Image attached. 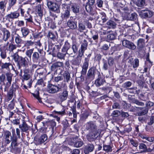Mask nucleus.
Wrapping results in <instances>:
<instances>
[{
	"label": "nucleus",
	"mask_w": 154,
	"mask_h": 154,
	"mask_svg": "<svg viewBox=\"0 0 154 154\" xmlns=\"http://www.w3.org/2000/svg\"><path fill=\"white\" fill-rule=\"evenodd\" d=\"M43 126H42L39 130L40 132L43 133H49V130L51 128V129L50 131V133L51 134L50 137L52 136V134L54 133L53 131L54 127L56 126V123L53 120H47L45 122H42Z\"/></svg>",
	"instance_id": "1"
},
{
	"label": "nucleus",
	"mask_w": 154,
	"mask_h": 154,
	"mask_svg": "<svg viewBox=\"0 0 154 154\" xmlns=\"http://www.w3.org/2000/svg\"><path fill=\"white\" fill-rule=\"evenodd\" d=\"M47 5L49 9L52 11L57 14L60 13V6L56 3L48 1Z\"/></svg>",
	"instance_id": "2"
},
{
	"label": "nucleus",
	"mask_w": 154,
	"mask_h": 154,
	"mask_svg": "<svg viewBox=\"0 0 154 154\" xmlns=\"http://www.w3.org/2000/svg\"><path fill=\"white\" fill-rule=\"evenodd\" d=\"M61 90V87L50 84L48 85L47 88V91L49 93L54 94Z\"/></svg>",
	"instance_id": "3"
},
{
	"label": "nucleus",
	"mask_w": 154,
	"mask_h": 154,
	"mask_svg": "<svg viewBox=\"0 0 154 154\" xmlns=\"http://www.w3.org/2000/svg\"><path fill=\"white\" fill-rule=\"evenodd\" d=\"M99 135V131H90L86 135V138L89 141H93L97 139Z\"/></svg>",
	"instance_id": "4"
},
{
	"label": "nucleus",
	"mask_w": 154,
	"mask_h": 154,
	"mask_svg": "<svg viewBox=\"0 0 154 154\" xmlns=\"http://www.w3.org/2000/svg\"><path fill=\"white\" fill-rule=\"evenodd\" d=\"M111 91L110 88L108 87H103L100 88L99 90H98L97 91H93L92 93L94 95L97 94V95H100L107 93H109Z\"/></svg>",
	"instance_id": "5"
},
{
	"label": "nucleus",
	"mask_w": 154,
	"mask_h": 154,
	"mask_svg": "<svg viewBox=\"0 0 154 154\" xmlns=\"http://www.w3.org/2000/svg\"><path fill=\"white\" fill-rule=\"evenodd\" d=\"M3 138V141L5 145L9 144L11 141L12 139L11 133L8 131H4Z\"/></svg>",
	"instance_id": "6"
},
{
	"label": "nucleus",
	"mask_w": 154,
	"mask_h": 154,
	"mask_svg": "<svg viewBox=\"0 0 154 154\" xmlns=\"http://www.w3.org/2000/svg\"><path fill=\"white\" fill-rule=\"evenodd\" d=\"M122 44L123 46L132 50H134L136 49V46L132 42L124 39L122 41Z\"/></svg>",
	"instance_id": "7"
},
{
	"label": "nucleus",
	"mask_w": 154,
	"mask_h": 154,
	"mask_svg": "<svg viewBox=\"0 0 154 154\" xmlns=\"http://www.w3.org/2000/svg\"><path fill=\"white\" fill-rule=\"evenodd\" d=\"M145 40L143 38L139 39L137 42V49L139 52H142L144 51L145 45Z\"/></svg>",
	"instance_id": "8"
},
{
	"label": "nucleus",
	"mask_w": 154,
	"mask_h": 154,
	"mask_svg": "<svg viewBox=\"0 0 154 154\" xmlns=\"http://www.w3.org/2000/svg\"><path fill=\"white\" fill-rule=\"evenodd\" d=\"M97 72H98V71L95 67L91 68L88 71L86 79H94V78L95 74Z\"/></svg>",
	"instance_id": "9"
},
{
	"label": "nucleus",
	"mask_w": 154,
	"mask_h": 154,
	"mask_svg": "<svg viewBox=\"0 0 154 154\" xmlns=\"http://www.w3.org/2000/svg\"><path fill=\"white\" fill-rule=\"evenodd\" d=\"M152 15L153 13L149 10H142L139 13L140 16L144 18L150 17Z\"/></svg>",
	"instance_id": "10"
},
{
	"label": "nucleus",
	"mask_w": 154,
	"mask_h": 154,
	"mask_svg": "<svg viewBox=\"0 0 154 154\" xmlns=\"http://www.w3.org/2000/svg\"><path fill=\"white\" fill-rule=\"evenodd\" d=\"M73 17H70L67 22L68 26L71 29L75 30L77 28V22L72 20Z\"/></svg>",
	"instance_id": "11"
},
{
	"label": "nucleus",
	"mask_w": 154,
	"mask_h": 154,
	"mask_svg": "<svg viewBox=\"0 0 154 154\" xmlns=\"http://www.w3.org/2000/svg\"><path fill=\"white\" fill-rule=\"evenodd\" d=\"M86 129L90 131H99L96 124L92 121L88 122L86 124Z\"/></svg>",
	"instance_id": "12"
},
{
	"label": "nucleus",
	"mask_w": 154,
	"mask_h": 154,
	"mask_svg": "<svg viewBox=\"0 0 154 154\" xmlns=\"http://www.w3.org/2000/svg\"><path fill=\"white\" fill-rule=\"evenodd\" d=\"M47 138L48 137L47 135L46 134H44L41 135L38 138L35 137L34 140L36 143L38 144H40L46 141L47 140Z\"/></svg>",
	"instance_id": "13"
},
{
	"label": "nucleus",
	"mask_w": 154,
	"mask_h": 154,
	"mask_svg": "<svg viewBox=\"0 0 154 154\" xmlns=\"http://www.w3.org/2000/svg\"><path fill=\"white\" fill-rule=\"evenodd\" d=\"M88 45V42L86 40L84 39L81 45L80 49L79 51V54L83 55L85 51L87 49Z\"/></svg>",
	"instance_id": "14"
},
{
	"label": "nucleus",
	"mask_w": 154,
	"mask_h": 154,
	"mask_svg": "<svg viewBox=\"0 0 154 154\" xmlns=\"http://www.w3.org/2000/svg\"><path fill=\"white\" fill-rule=\"evenodd\" d=\"M68 92L67 90L65 89L63 92L59 94L58 97L61 101L63 102L66 100L68 96Z\"/></svg>",
	"instance_id": "15"
},
{
	"label": "nucleus",
	"mask_w": 154,
	"mask_h": 154,
	"mask_svg": "<svg viewBox=\"0 0 154 154\" xmlns=\"http://www.w3.org/2000/svg\"><path fill=\"white\" fill-rule=\"evenodd\" d=\"M19 128L21 131L25 132H28L30 130V127L24 121L22 123L19 125Z\"/></svg>",
	"instance_id": "16"
},
{
	"label": "nucleus",
	"mask_w": 154,
	"mask_h": 154,
	"mask_svg": "<svg viewBox=\"0 0 154 154\" xmlns=\"http://www.w3.org/2000/svg\"><path fill=\"white\" fill-rule=\"evenodd\" d=\"M94 148V145L92 143H88L85 146L84 152L85 154H89L90 152H92Z\"/></svg>",
	"instance_id": "17"
},
{
	"label": "nucleus",
	"mask_w": 154,
	"mask_h": 154,
	"mask_svg": "<svg viewBox=\"0 0 154 154\" xmlns=\"http://www.w3.org/2000/svg\"><path fill=\"white\" fill-rule=\"evenodd\" d=\"M82 56L79 54L77 56L72 60V64L75 66H79L81 63Z\"/></svg>",
	"instance_id": "18"
},
{
	"label": "nucleus",
	"mask_w": 154,
	"mask_h": 154,
	"mask_svg": "<svg viewBox=\"0 0 154 154\" xmlns=\"http://www.w3.org/2000/svg\"><path fill=\"white\" fill-rule=\"evenodd\" d=\"M129 61L131 65L135 70H136L137 68H138L139 66V60L136 58L134 59H130Z\"/></svg>",
	"instance_id": "19"
},
{
	"label": "nucleus",
	"mask_w": 154,
	"mask_h": 154,
	"mask_svg": "<svg viewBox=\"0 0 154 154\" xmlns=\"http://www.w3.org/2000/svg\"><path fill=\"white\" fill-rule=\"evenodd\" d=\"M63 66V63L61 62H57L52 64L51 66V70L52 71H56L58 68L62 67Z\"/></svg>",
	"instance_id": "20"
},
{
	"label": "nucleus",
	"mask_w": 154,
	"mask_h": 154,
	"mask_svg": "<svg viewBox=\"0 0 154 154\" xmlns=\"http://www.w3.org/2000/svg\"><path fill=\"white\" fill-rule=\"evenodd\" d=\"M20 15L19 13L17 11L11 12L10 14H8L6 17L7 19H14L17 18Z\"/></svg>",
	"instance_id": "21"
},
{
	"label": "nucleus",
	"mask_w": 154,
	"mask_h": 154,
	"mask_svg": "<svg viewBox=\"0 0 154 154\" xmlns=\"http://www.w3.org/2000/svg\"><path fill=\"white\" fill-rule=\"evenodd\" d=\"M27 65V62L26 59V57H22L17 64L19 69H20L22 66L26 67Z\"/></svg>",
	"instance_id": "22"
},
{
	"label": "nucleus",
	"mask_w": 154,
	"mask_h": 154,
	"mask_svg": "<svg viewBox=\"0 0 154 154\" xmlns=\"http://www.w3.org/2000/svg\"><path fill=\"white\" fill-rule=\"evenodd\" d=\"M0 64H1V68L2 70L5 69L8 71H10V66H12V64L10 63H2V60H0Z\"/></svg>",
	"instance_id": "23"
},
{
	"label": "nucleus",
	"mask_w": 154,
	"mask_h": 154,
	"mask_svg": "<svg viewBox=\"0 0 154 154\" xmlns=\"http://www.w3.org/2000/svg\"><path fill=\"white\" fill-rule=\"evenodd\" d=\"M91 55H88L85 58L84 61L82 66V68L88 69V65L89 61L90 60V57Z\"/></svg>",
	"instance_id": "24"
},
{
	"label": "nucleus",
	"mask_w": 154,
	"mask_h": 154,
	"mask_svg": "<svg viewBox=\"0 0 154 154\" xmlns=\"http://www.w3.org/2000/svg\"><path fill=\"white\" fill-rule=\"evenodd\" d=\"M85 21L81 22L79 23L78 30L80 32H83L86 29Z\"/></svg>",
	"instance_id": "25"
},
{
	"label": "nucleus",
	"mask_w": 154,
	"mask_h": 154,
	"mask_svg": "<svg viewBox=\"0 0 154 154\" xmlns=\"http://www.w3.org/2000/svg\"><path fill=\"white\" fill-rule=\"evenodd\" d=\"M71 9L75 14H79V11L80 7L77 4H74L71 5Z\"/></svg>",
	"instance_id": "26"
},
{
	"label": "nucleus",
	"mask_w": 154,
	"mask_h": 154,
	"mask_svg": "<svg viewBox=\"0 0 154 154\" xmlns=\"http://www.w3.org/2000/svg\"><path fill=\"white\" fill-rule=\"evenodd\" d=\"M20 30L23 38H26L30 32L29 29L25 27L21 28Z\"/></svg>",
	"instance_id": "27"
},
{
	"label": "nucleus",
	"mask_w": 154,
	"mask_h": 154,
	"mask_svg": "<svg viewBox=\"0 0 154 154\" xmlns=\"http://www.w3.org/2000/svg\"><path fill=\"white\" fill-rule=\"evenodd\" d=\"M63 76L64 82H68L70 81L71 78L69 72L67 71H65L63 74Z\"/></svg>",
	"instance_id": "28"
},
{
	"label": "nucleus",
	"mask_w": 154,
	"mask_h": 154,
	"mask_svg": "<svg viewBox=\"0 0 154 154\" xmlns=\"http://www.w3.org/2000/svg\"><path fill=\"white\" fill-rule=\"evenodd\" d=\"M106 24L108 25L110 28L115 29L116 26V23L112 19L109 20L106 23Z\"/></svg>",
	"instance_id": "29"
},
{
	"label": "nucleus",
	"mask_w": 154,
	"mask_h": 154,
	"mask_svg": "<svg viewBox=\"0 0 154 154\" xmlns=\"http://www.w3.org/2000/svg\"><path fill=\"white\" fill-rule=\"evenodd\" d=\"M6 79L8 81L7 83L11 84L12 81V78L13 76V74L10 72H8L6 73Z\"/></svg>",
	"instance_id": "30"
},
{
	"label": "nucleus",
	"mask_w": 154,
	"mask_h": 154,
	"mask_svg": "<svg viewBox=\"0 0 154 154\" xmlns=\"http://www.w3.org/2000/svg\"><path fill=\"white\" fill-rule=\"evenodd\" d=\"M40 57V55L37 52L33 53L32 56V59L33 62L37 63Z\"/></svg>",
	"instance_id": "31"
},
{
	"label": "nucleus",
	"mask_w": 154,
	"mask_h": 154,
	"mask_svg": "<svg viewBox=\"0 0 154 154\" xmlns=\"http://www.w3.org/2000/svg\"><path fill=\"white\" fill-rule=\"evenodd\" d=\"M135 4L138 7L142 8L145 4V0H136Z\"/></svg>",
	"instance_id": "32"
},
{
	"label": "nucleus",
	"mask_w": 154,
	"mask_h": 154,
	"mask_svg": "<svg viewBox=\"0 0 154 154\" xmlns=\"http://www.w3.org/2000/svg\"><path fill=\"white\" fill-rule=\"evenodd\" d=\"M3 85H2L0 87V89L3 91L4 90L5 91H8V89L9 87L11 86V84L6 83H5V82L3 83Z\"/></svg>",
	"instance_id": "33"
},
{
	"label": "nucleus",
	"mask_w": 154,
	"mask_h": 154,
	"mask_svg": "<svg viewBox=\"0 0 154 154\" xmlns=\"http://www.w3.org/2000/svg\"><path fill=\"white\" fill-rule=\"evenodd\" d=\"M4 35L3 38L4 41H6L10 35V33L8 30H6L3 32Z\"/></svg>",
	"instance_id": "34"
},
{
	"label": "nucleus",
	"mask_w": 154,
	"mask_h": 154,
	"mask_svg": "<svg viewBox=\"0 0 154 154\" xmlns=\"http://www.w3.org/2000/svg\"><path fill=\"white\" fill-rule=\"evenodd\" d=\"M13 59L15 61V62L17 63V64L19 62V61L20 60V59L22 57L21 56H19L17 53L14 54L12 56Z\"/></svg>",
	"instance_id": "35"
},
{
	"label": "nucleus",
	"mask_w": 154,
	"mask_h": 154,
	"mask_svg": "<svg viewBox=\"0 0 154 154\" xmlns=\"http://www.w3.org/2000/svg\"><path fill=\"white\" fill-rule=\"evenodd\" d=\"M70 16V11L68 10H65L64 13L61 16V17L62 19H67Z\"/></svg>",
	"instance_id": "36"
},
{
	"label": "nucleus",
	"mask_w": 154,
	"mask_h": 154,
	"mask_svg": "<svg viewBox=\"0 0 154 154\" xmlns=\"http://www.w3.org/2000/svg\"><path fill=\"white\" fill-rule=\"evenodd\" d=\"M104 82L105 81L102 78L99 77L95 81V83L97 86H99L102 85Z\"/></svg>",
	"instance_id": "37"
},
{
	"label": "nucleus",
	"mask_w": 154,
	"mask_h": 154,
	"mask_svg": "<svg viewBox=\"0 0 154 154\" xmlns=\"http://www.w3.org/2000/svg\"><path fill=\"white\" fill-rule=\"evenodd\" d=\"M62 53H64L66 55V54H67L71 57H74L75 56V55L73 54L72 52L70 50L68 51L63 48L62 49Z\"/></svg>",
	"instance_id": "38"
},
{
	"label": "nucleus",
	"mask_w": 154,
	"mask_h": 154,
	"mask_svg": "<svg viewBox=\"0 0 154 154\" xmlns=\"http://www.w3.org/2000/svg\"><path fill=\"white\" fill-rule=\"evenodd\" d=\"M103 150L106 152H111L112 151V147L109 145H103Z\"/></svg>",
	"instance_id": "39"
},
{
	"label": "nucleus",
	"mask_w": 154,
	"mask_h": 154,
	"mask_svg": "<svg viewBox=\"0 0 154 154\" xmlns=\"http://www.w3.org/2000/svg\"><path fill=\"white\" fill-rule=\"evenodd\" d=\"M7 2V1L6 0L0 2V10H5Z\"/></svg>",
	"instance_id": "40"
},
{
	"label": "nucleus",
	"mask_w": 154,
	"mask_h": 154,
	"mask_svg": "<svg viewBox=\"0 0 154 154\" xmlns=\"http://www.w3.org/2000/svg\"><path fill=\"white\" fill-rule=\"evenodd\" d=\"M139 78H140V79L137 81V83L140 86L143 87V83L144 82L143 75H142L140 76Z\"/></svg>",
	"instance_id": "41"
},
{
	"label": "nucleus",
	"mask_w": 154,
	"mask_h": 154,
	"mask_svg": "<svg viewBox=\"0 0 154 154\" xmlns=\"http://www.w3.org/2000/svg\"><path fill=\"white\" fill-rule=\"evenodd\" d=\"M139 98L141 100L146 101L148 100L147 95H146L145 93H141L139 95Z\"/></svg>",
	"instance_id": "42"
},
{
	"label": "nucleus",
	"mask_w": 154,
	"mask_h": 154,
	"mask_svg": "<svg viewBox=\"0 0 154 154\" xmlns=\"http://www.w3.org/2000/svg\"><path fill=\"white\" fill-rule=\"evenodd\" d=\"M128 18L129 20H136L137 15L135 13H133L131 14H129L128 16Z\"/></svg>",
	"instance_id": "43"
},
{
	"label": "nucleus",
	"mask_w": 154,
	"mask_h": 154,
	"mask_svg": "<svg viewBox=\"0 0 154 154\" xmlns=\"http://www.w3.org/2000/svg\"><path fill=\"white\" fill-rule=\"evenodd\" d=\"M16 48V46L15 45H14L13 44L10 43L9 44L8 50L10 52H13L14 50H15Z\"/></svg>",
	"instance_id": "44"
},
{
	"label": "nucleus",
	"mask_w": 154,
	"mask_h": 154,
	"mask_svg": "<svg viewBox=\"0 0 154 154\" xmlns=\"http://www.w3.org/2000/svg\"><path fill=\"white\" fill-rule=\"evenodd\" d=\"M79 46L76 43H73V44L72 46V48L73 50V52L74 54L78 52Z\"/></svg>",
	"instance_id": "45"
},
{
	"label": "nucleus",
	"mask_w": 154,
	"mask_h": 154,
	"mask_svg": "<svg viewBox=\"0 0 154 154\" xmlns=\"http://www.w3.org/2000/svg\"><path fill=\"white\" fill-rule=\"evenodd\" d=\"M25 20H27V22L30 23L33 22L32 16L31 15H30L28 13L25 16Z\"/></svg>",
	"instance_id": "46"
},
{
	"label": "nucleus",
	"mask_w": 154,
	"mask_h": 154,
	"mask_svg": "<svg viewBox=\"0 0 154 154\" xmlns=\"http://www.w3.org/2000/svg\"><path fill=\"white\" fill-rule=\"evenodd\" d=\"M62 110H59L58 111H54V112L56 114H58L61 115H64L65 113V109L63 107L61 106Z\"/></svg>",
	"instance_id": "47"
},
{
	"label": "nucleus",
	"mask_w": 154,
	"mask_h": 154,
	"mask_svg": "<svg viewBox=\"0 0 154 154\" xmlns=\"http://www.w3.org/2000/svg\"><path fill=\"white\" fill-rule=\"evenodd\" d=\"M0 55L1 58L3 59H5L7 57V53L6 51L0 49Z\"/></svg>",
	"instance_id": "48"
},
{
	"label": "nucleus",
	"mask_w": 154,
	"mask_h": 154,
	"mask_svg": "<svg viewBox=\"0 0 154 154\" xmlns=\"http://www.w3.org/2000/svg\"><path fill=\"white\" fill-rule=\"evenodd\" d=\"M116 37V34L115 33H110L107 35V38L109 40H112L115 39Z\"/></svg>",
	"instance_id": "49"
},
{
	"label": "nucleus",
	"mask_w": 154,
	"mask_h": 154,
	"mask_svg": "<svg viewBox=\"0 0 154 154\" xmlns=\"http://www.w3.org/2000/svg\"><path fill=\"white\" fill-rule=\"evenodd\" d=\"M47 37L51 39L54 41L56 39V37L55 35L52 32H49L47 35Z\"/></svg>",
	"instance_id": "50"
},
{
	"label": "nucleus",
	"mask_w": 154,
	"mask_h": 154,
	"mask_svg": "<svg viewBox=\"0 0 154 154\" xmlns=\"http://www.w3.org/2000/svg\"><path fill=\"white\" fill-rule=\"evenodd\" d=\"M153 102L150 101H147L145 103V107L149 109L150 108L151 106H153Z\"/></svg>",
	"instance_id": "51"
},
{
	"label": "nucleus",
	"mask_w": 154,
	"mask_h": 154,
	"mask_svg": "<svg viewBox=\"0 0 154 154\" xmlns=\"http://www.w3.org/2000/svg\"><path fill=\"white\" fill-rule=\"evenodd\" d=\"M66 55L64 53L61 52H58L57 54V57L60 59H64Z\"/></svg>",
	"instance_id": "52"
},
{
	"label": "nucleus",
	"mask_w": 154,
	"mask_h": 154,
	"mask_svg": "<svg viewBox=\"0 0 154 154\" xmlns=\"http://www.w3.org/2000/svg\"><path fill=\"white\" fill-rule=\"evenodd\" d=\"M110 46V44L109 42L104 44L101 47V49L104 50H106Z\"/></svg>",
	"instance_id": "53"
},
{
	"label": "nucleus",
	"mask_w": 154,
	"mask_h": 154,
	"mask_svg": "<svg viewBox=\"0 0 154 154\" xmlns=\"http://www.w3.org/2000/svg\"><path fill=\"white\" fill-rule=\"evenodd\" d=\"M33 96L36 98L40 103L42 102L41 98L39 97V93L38 91L35 92V93H32Z\"/></svg>",
	"instance_id": "54"
},
{
	"label": "nucleus",
	"mask_w": 154,
	"mask_h": 154,
	"mask_svg": "<svg viewBox=\"0 0 154 154\" xmlns=\"http://www.w3.org/2000/svg\"><path fill=\"white\" fill-rule=\"evenodd\" d=\"M34 49H30L27 50L26 52V54L30 59L31 58L32 54L33 53Z\"/></svg>",
	"instance_id": "55"
},
{
	"label": "nucleus",
	"mask_w": 154,
	"mask_h": 154,
	"mask_svg": "<svg viewBox=\"0 0 154 154\" xmlns=\"http://www.w3.org/2000/svg\"><path fill=\"white\" fill-rule=\"evenodd\" d=\"M84 144V143L82 141H78L75 142L74 144V146L76 147H80L82 146Z\"/></svg>",
	"instance_id": "56"
},
{
	"label": "nucleus",
	"mask_w": 154,
	"mask_h": 154,
	"mask_svg": "<svg viewBox=\"0 0 154 154\" xmlns=\"http://www.w3.org/2000/svg\"><path fill=\"white\" fill-rule=\"evenodd\" d=\"M120 113V111H119L118 110H114L112 113L111 116L113 117H117Z\"/></svg>",
	"instance_id": "57"
},
{
	"label": "nucleus",
	"mask_w": 154,
	"mask_h": 154,
	"mask_svg": "<svg viewBox=\"0 0 154 154\" xmlns=\"http://www.w3.org/2000/svg\"><path fill=\"white\" fill-rule=\"evenodd\" d=\"M149 109L145 107V109L143 110L141 112L138 113V116H143L147 114L148 112Z\"/></svg>",
	"instance_id": "58"
},
{
	"label": "nucleus",
	"mask_w": 154,
	"mask_h": 154,
	"mask_svg": "<svg viewBox=\"0 0 154 154\" xmlns=\"http://www.w3.org/2000/svg\"><path fill=\"white\" fill-rule=\"evenodd\" d=\"M93 5H90L88 4H87V3H86L85 8L86 11L88 12H90L92 10L93 8L92 6Z\"/></svg>",
	"instance_id": "59"
},
{
	"label": "nucleus",
	"mask_w": 154,
	"mask_h": 154,
	"mask_svg": "<svg viewBox=\"0 0 154 154\" xmlns=\"http://www.w3.org/2000/svg\"><path fill=\"white\" fill-rule=\"evenodd\" d=\"M131 144L134 147H136L138 145V142L137 140H134L132 139H130Z\"/></svg>",
	"instance_id": "60"
},
{
	"label": "nucleus",
	"mask_w": 154,
	"mask_h": 154,
	"mask_svg": "<svg viewBox=\"0 0 154 154\" xmlns=\"http://www.w3.org/2000/svg\"><path fill=\"white\" fill-rule=\"evenodd\" d=\"M138 119L139 121L141 122L142 123H143V122H145L146 119V116H139V117H138Z\"/></svg>",
	"instance_id": "61"
},
{
	"label": "nucleus",
	"mask_w": 154,
	"mask_h": 154,
	"mask_svg": "<svg viewBox=\"0 0 154 154\" xmlns=\"http://www.w3.org/2000/svg\"><path fill=\"white\" fill-rule=\"evenodd\" d=\"M14 103L13 101L11 102L8 105V110H12L14 108Z\"/></svg>",
	"instance_id": "62"
},
{
	"label": "nucleus",
	"mask_w": 154,
	"mask_h": 154,
	"mask_svg": "<svg viewBox=\"0 0 154 154\" xmlns=\"http://www.w3.org/2000/svg\"><path fill=\"white\" fill-rule=\"evenodd\" d=\"M121 106L119 103L117 102H115L113 103L112 108L113 109H120Z\"/></svg>",
	"instance_id": "63"
},
{
	"label": "nucleus",
	"mask_w": 154,
	"mask_h": 154,
	"mask_svg": "<svg viewBox=\"0 0 154 154\" xmlns=\"http://www.w3.org/2000/svg\"><path fill=\"white\" fill-rule=\"evenodd\" d=\"M15 41L16 43L18 44L20 43L22 40L20 37L19 35L17 34V36L15 37Z\"/></svg>",
	"instance_id": "64"
}]
</instances>
